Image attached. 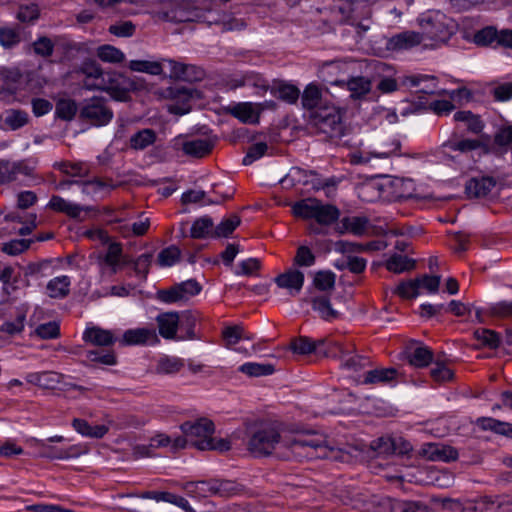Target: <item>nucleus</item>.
Wrapping results in <instances>:
<instances>
[{"label": "nucleus", "instance_id": "1", "mask_svg": "<svg viewBox=\"0 0 512 512\" xmlns=\"http://www.w3.org/2000/svg\"><path fill=\"white\" fill-rule=\"evenodd\" d=\"M248 450L255 456H267L273 452L297 459H337L334 448L327 438L313 431H283L267 426L255 431L247 442Z\"/></svg>", "mask_w": 512, "mask_h": 512}, {"label": "nucleus", "instance_id": "2", "mask_svg": "<svg viewBox=\"0 0 512 512\" xmlns=\"http://www.w3.org/2000/svg\"><path fill=\"white\" fill-rule=\"evenodd\" d=\"M181 431L188 441L199 450H216L220 452L228 451L231 444L227 439L214 438V423L207 418H200L194 422H185L181 426Z\"/></svg>", "mask_w": 512, "mask_h": 512}, {"label": "nucleus", "instance_id": "3", "mask_svg": "<svg viewBox=\"0 0 512 512\" xmlns=\"http://www.w3.org/2000/svg\"><path fill=\"white\" fill-rule=\"evenodd\" d=\"M417 23L420 26L424 40L435 43L446 42L454 33L452 19L439 10H429L419 15Z\"/></svg>", "mask_w": 512, "mask_h": 512}, {"label": "nucleus", "instance_id": "4", "mask_svg": "<svg viewBox=\"0 0 512 512\" xmlns=\"http://www.w3.org/2000/svg\"><path fill=\"white\" fill-rule=\"evenodd\" d=\"M159 334L164 339H177L178 329L186 330V338L193 339L196 318L190 313H183L181 316L177 312L160 313L156 317Z\"/></svg>", "mask_w": 512, "mask_h": 512}, {"label": "nucleus", "instance_id": "5", "mask_svg": "<svg viewBox=\"0 0 512 512\" xmlns=\"http://www.w3.org/2000/svg\"><path fill=\"white\" fill-rule=\"evenodd\" d=\"M440 282V276L425 274L414 280L401 282L396 287L395 293L405 299L416 298L424 293L434 294L438 291Z\"/></svg>", "mask_w": 512, "mask_h": 512}, {"label": "nucleus", "instance_id": "6", "mask_svg": "<svg viewBox=\"0 0 512 512\" xmlns=\"http://www.w3.org/2000/svg\"><path fill=\"white\" fill-rule=\"evenodd\" d=\"M340 68V62L339 61H331L326 62L321 67V74L323 77H325L326 74L331 73L332 71ZM325 81L332 85L342 86L345 85V81L343 80H328L327 78H324ZM347 88L351 93V97L358 99L362 98L366 94H368L371 90V82L365 77L359 76V77H353L351 78L347 83Z\"/></svg>", "mask_w": 512, "mask_h": 512}, {"label": "nucleus", "instance_id": "7", "mask_svg": "<svg viewBox=\"0 0 512 512\" xmlns=\"http://www.w3.org/2000/svg\"><path fill=\"white\" fill-rule=\"evenodd\" d=\"M89 85L92 88L107 92L116 101L125 102L130 98L128 80L120 73L108 71L102 77V84Z\"/></svg>", "mask_w": 512, "mask_h": 512}, {"label": "nucleus", "instance_id": "8", "mask_svg": "<svg viewBox=\"0 0 512 512\" xmlns=\"http://www.w3.org/2000/svg\"><path fill=\"white\" fill-rule=\"evenodd\" d=\"M81 116L95 126L107 125L113 118V112L102 97H92L85 101Z\"/></svg>", "mask_w": 512, "mask_h": 512}, {"label": "nucleus", "instance_id": "9", "mask_svg": "<svg viewBox=\"0 0 512 512\" xmlns=\"http://www.w3.org/2000/svg\"><path fill=\"white\" fill-rule=\"evenodd\" d=\"M202 286L194 279L183 281L174 285L170 289L158 292V298L164 303L187 302L192 297L198 295Z\"/></svg>", "mask_w": 512, "mask_h": 512}, {"label": "nucleus", "instance_id": "10", "mask_svg": "<svg viewBox=\"0 0 512 512\" xmlns=\"http://www.w3.org/2000/svg\"><path fill=\"white\" fill-rule=\"evenodd\" d=\"M401 144L397 139L383 143L380 148L371 151H363L353 155V162L356 164H370L374 160H387L393 156L401 155Z\"/></svg>", "mask_w": 512, "mask_h": 512}, {"label": "nucleus", "instance_id": "11", "mask_svg": "<svg viewBox=\"0 0 512 512\" xmlns=\"http://www.w3.org/2000/svg\"><path fill=\"white\" fill-rule=\"evenodd\" d=\"M481 147V142L476 139L460 138L456 135L451 136L442 143L440 151L443 155L455 160L458 155L467 154Z\"/></svg>", "mask_w": 512, "mask_h": 512}, {"label": "nucleus", "instance_id": "12", "mask_svg": "<svg viewBox=\"0 0 512 512\" xmlns=\"http://www.w3.org/2000/svg\"><path fill=\"white\" fill-rule=\"evenodd\" d=\"M468 512H512L510 501H494L491 497L481 496L465 503Z\"/></svg>", "mask_w": 512, "mask_h": 512}, {"label": "nucleus", "instance_id": "13", "mask_svg": "<svg viewBox=\"0 0 512 512\" xmlns=\"http://www.w3.org/2000/svg\"><path fill=\"white\" fill-rule=\"evenodd\" d=\"M474 42L481 46L496 43L497 45L510 48L512 47V31L502 30L498 32L493 27H486L474 35Z\"/></svg>", "mask_w": 512, "mask_h": 512}, {"label": "nucleus", "instance_id": "14", "mask_svg": "<svg viewBox=\"0 0 512 512\" xmlns=\"http://www.w3.org/2000/svg\"><path fill=\"white\" fill-rule=\"evenodd\" d=\"M304 279L303 272L291 267L275 277L274 282L279 288L287 290L290 296H296L303 288Z\"/></svg>", "mask_w": 512, "mask_h": 512}, {"label": "nucleus", "instance_id": "15", "mask_svg": "<svg viewBox=\"0 0 512 512\" xmlns=\"http://www.w3.org/2000/svg\"><path fill=\"white\" fill-rule=\"evenodd\" d=\"M167 96L172 102L168 105V110L174 114H186L191 109L192 94L184 87H170L167 89Z\"/></svg>", "mask_w": 512, "mask_h": 512}, {"label": "nucleus", "instance_id": "16", "mask_svg": "<svg viewBox=\"0 0 512 512\" xmlns=\"http://www.w3.org/2000/svg\"><path fill=\"white\" fill-rule=\"evenodd\" d=\"M424 41L420 32L404 31L393 35L387 40L386 47L391 51H402L411 49Z\"/></svg>", "mask_w": 512, "mask_h": 512}, {"label": "nucleus", "instance_id": "17", "mask_svg": "<svg viewBox=\"0 0 512 512\" xmlns=\"http://www.w3.org/2000/svg\"><path fill=\"white\" fill-rule=\"evenodd\" d=\"M421 454L430 461H453L458 458L457 450L441 443H427L421 448Z\"/></svg>", "mask_w": 512, "mask_h": 512}, {"label": "nucleus", "instance_id": "18", "mask_svg": "<svg viewBox=\"0 0 512 512\" xmlns=\"http://www.w3.org/2000/svg\"><path fill=\"white\" fill-rule=\"evenodd\" d=\"M157 334L153 328H135L124 332L121 339L123 345H145L155 343Z\"/></svg>", "mask_w": 512, "mask_h": 512}, {"label": "nucleus", "instance_id": "19", "mask_svg": "<svg viewBox=\"0 0 512 512\" xmlns=\"http://www.w3.org/2000/svg\"><path fill=\"white\" fill-rule=\"evenodd\" d=\"M398 376L399 372L395 368H376L367 371L364 374L361 383L373 385H394Z\"/></svg>", "mask_w": 512, "mask_h": 512}, {"label": "nucleus", "instance_id": "20", "mask_svg": "<svg viewBox=\"0 0 512 512\" xmlns=\"http://www.w3.org/2000/svg\"><path fill=\"white\" fill-rule=\"evenodd\" d=\"M83 340L96 346H111L117 341V336L111 330L90 326L84 330Z\"/></svg>", "mask_w": 512, "mask_h": 512}, {"label": "nucleus", "instance_id": "21", "mask_svg": "<svg viewBox=\"0 0 512 512\" xmlns=\"http://www.w3.org/2000/svg\"><path fill=\"white\" fill-rule=\"evenodd\" d=\"M2 128L15 131L21 129L29 122V115L24 110L7 109L0 117Z\"/></svg>", "mask_w": 512, "mask_h": 512}, {"label": "nucleus", "instance_id": "22", "mask_svg": "<svg viewBox=\"0 0 512 512\" xmlns=\"http://www.w3.org/2000/svg\"><path fill=\"white\" fill-rule=\"evenodd\" d=\"M495 182L490 177L472 178L465 186V192L468 197L481 198L487 196L493 187Z\"/></svg>", "mask_w": 512, "mask_h": 512}, {"label": "nucleus", "instance_id": "23", "mask_svg": "<svg viewBox=\"0 0 512 512\" xmlns=\"http://www.w3.org/2000/svg\"><path fill=\"white\" fill-rule=\"evenodd\" d=\"M325 340L321 339L318 341H313L312 339L301 336L299 338L294 339L291 344L290 348L291 350L300 355H307L311 354L313 352L316 353H326L324 349H322V346H324Z\"/></svg>", "mask_w": 512, "mask_h": 512}, {"label": "nucleus", "instance_id": "24", "mask_svg": "<svg viewBox=\"0 0 512 512\" xmlns=\"http://www.w3.org/2000/svg\"><path fill=\"white\" fill-rule=\"evenodd\" d=\"M71 278L61 275L49 280L46 285V293L50 298L63 299L70 292Z\"/></svg>", "mask_w": 512, "mask_h": 512}, {"label": "nucleus", "instance_id": "25", "mask_svg": "<svg viewBox=\"0 0 512 512\" xmlns=\"http://www.w3.org/2000/svg\"><path fill=\"white\" fill-rule=\"evenodd\" d=\"M47 207L53 211L65 213L71 218H79L83 211V208L79 204L65 200L58 195L51 197Z\"/></svg>", "mask_w": 512, "mask_h": 512}, {"label": "nucleus", "instance_id": "26", "mask_svg": "<svg viewBox=\"0 0 512 512\" xmlns=\"http://www.w3.org/2000/svg\"><path fill=\"white\" fill-rule=\"evenodd\" d=\"M369 365V359L351 351H341L340 366L349 373H357Z\"/></svg>", "mask_w": 512, "mask_h": 512}, {"label": "nucleus", "instance_id": "27", "mask_svg": "<svg viewBox=\"0 0 512 512\" xmlns=\"http://www.w3.org/2000/svg\"><path fill=\"white\" fill-rule=\"evenodd\" d=\"M230 114L243 123H255L259 118L257 107L251 102L238 103L230 107Z\"/></svg>", "mask_w": 512, "mask_h": 512}, {"label": "nucleus", "instance_id": "28", "mask_svg": "<svg viewBox=\"0 0 512 512\" xmlns=\"http://www.w3.org/2000/svg\"><path fill=\"white\" fill-rule=\"evenodd\" d=\"M8 310L11 315L15 316V319L12 321H5L1 325L0 330L9 335L21 333L25 327L26 311L22 308H15L12 306H8Z\"/></svg>", "mask_w": 512, "mask_h": 512}, {"label": "nucleus", "instance_id": "29", "mask_svg": "<svg viewBox=\"0 0 512 512\" xmlns=\"http://www.w3.org/2000/svg\"><path fill=\"white\" fill-rule=\"evenodd\" d=\"M213 148V142L207 138H198L183 143L182 149L186 155L204 157Z\"/></svg>", "mask_w": 512, "mask_h": 512}, {"label": "nucleus", "instance_id": "30", "mask_svg": "<svg viewBox=\"0 0 512 512\" xmlns=\"http://www.w3.org/2000/svg\"><path fill=\"white\" fill-rule=\"evenodd\" d=\"M511 144L512 127H504L496 133L490 151L496 155H503L509 151Z\"/></svg>", "mask_w": 512, "mask_h": 512}, {"label": "nucleus", "instance_id": "31", "mask_svg": "<svg viewBox=\"0 0 512 512\" xmlns=\"http://www.w3.org/2000/svg\"><path fill=\"white\" fill-rule=\"evenodd\" d=\"M385 267L390 272L400 274L412 270L415 267V261L407 256L394 253L385 261Z\"/></svg>", "mask_w": 512, "mask_h": 512}, {"label": "nucleus", "instance_id": "32", "mask_svg": "<svg viewBox=\"0 0 512 512\" xmlns=\"http://www.w3.org/2000/svg\"><path fill=\"white\" fill-rule=\"evenodd\" d=\"M214 223L209 216L196 219L191 226L190 236L195 239L214 237Z\"/></svg>", "mask_w": 512, "mask_h": 512}, {"label": "nucleus", "instance_id": "33", "mask_svg": "<svg viewBox=\"0 0 512 512\" xmlns=\"http://www.w3.org/2000/svg\"><path fill=\"white\" fill-rule=\"evenodd\" d=\"M26 381L46 389H52L59 383V375L50 371L32 372L26 375Z\"/></svg>", "mask_w": 512, "mask_h": 512}, {"label": "nucleus", "instance_id": "34", "mask_svg": "<svg viewBox=\"0 0 512 512\" xmlns=\"http://www.w3.org/2000/svg\"><path fill=\"white\" fill-rule=\"evenodd\" d=\"M376 448L382 453H406L411 449L408 442L403 441L402 438L392 439L390 437L379 438Z\"/></svg>", "mask_w": 512, "mask_h": 512}, {"label": "nucleus", "instance_id": "35", "mask_svg": "<svg viewBox=\"0 0 512 512\" xmlns=\"http://www.w3.org/2000/svg\"><path fill=\"white\" fill-rule=\"evenodd\" d=\"M312 308L325 321H333L340 315V313L332 307L330 300L325 296L315 297L312 300Z\"/></svg>", "mask_w": 512, "mask_h": 512}, {"label": "nucleus", "instance_id": "36", "mask_svg": "<svg viewBox=\"0 0 512 512\" xmlns=\"http://www.w3.org/2000/svg\"><path fill=\"white\" fill-rule=\"evenodd\" d=\"M214 479L188 482L185 485L187 493L196 498H205L215 495Z\"/></svg>", "mask_w": 512, "mask_h": 512}, {"label": "nucleus", "instance_id": "37", "mask_svg": "<svg viewBox=\"0 0 512 512\" xmlns=\"http://www.w3.org/2000/svg\"><path fill=\"white\" fill-rule=\"evenodd\" d=\"M73 428L81 435L92 438H102L107 432L106 425H90L87 421L82 419L73 420Z\"/></svg>", "mask_w": 512, "mask_h": 512}, {"label": "nucleus", "instance_id": "38", "mask_svg": "<svg viewBox=\"0 0 512 512\" xmlns=\"http://www.w3.org/2000/svg\"><path fill=\"white\" fill-rule=\"evenodd\" d=\"M128 67L131 71L147 73L153 76H160L163 74V63H161V60H131Z\"/></svg>", "mask_w": 512, "mask_h": 512}, {"label": "nucleus", "instance_id": "39", "mask_svg": "<svg viewBox=\"0 0 512 512\" xmlns=\"http://www.w3.org/2000/svg\"><path fill=\"white\" fill-rule=\"evenodd\" d=\"M317 173L313 170H306L301 167H292L286 175V180H290L293 185L302 184L314 187V178H317Z\"/></svg>", "mask_w": 512, "mask_h": 512}, {"label": "nucleus", "instance_id": "40", "mask_svg": "<svg viewBox=\"0 0 512 512\" xmlns=\"http://www.w3.org/2000/svg\"><path fill=\"white\" fill-rule=\"evenodd\" d=\"M97 57L105 63L120 64L125 60V54L115 46L105 44L96 49Z\"/></svg>", "mask_w": 512, "mask_h": 512}, {"label": "nucleus", "instance_id": "41", "mask_svg": "<svg viewBox=\"0 0 512 512\" xmlns=\"http://www.w3.org/2000/svg\"><path fill=\"white\" fill-rule=\"evenodd\" d=\"M408 358L411 365L422 368L432 362L433 353L427 346L419 345L411 350Z\"/></svg>", "mask_w": 512, "mask_h": 512}, {"label": "nucleus", "instance_id": "42", "mask_svg": "<svg viewBox=\"0 0 512 512\" xmlns=\"http://www.w3.org/2000/svg\"><path fill=\"white\" fill-rule=\"evenodd\" d=\"M392 195L395 199L409 198L414 192V183L411 179L395 178L390 182Z\"/></svg>", "mask_w": 512, "mask_h": 512}, {"label": "nucleus", "instance_id": "43", "mask_svg": "<svg viewBox=\"0 0 512 512\" xmlns=\"http://www.w3.org/2000/svg\"><path fill=\"white\" fill-rule=\"evenodd\" d=\"M340 216L339 209L330 204H323L319 201L315 220L322 225H330L335 222Z\"/></svg>", "mask_w": 512, "mask_h": 512}, {"label": "nucleus", "instance_id": "44", "mask_svg": "<svg viewBox=\"0 0 512 512\" xmlns=\"http://www.w3.org/2000/svg\"><path fill=\"white\" fill-rule=\"evenodd\" d=\"M315 119L320 129L326 131L325 127L333 128L340 121V115L334 106H326L323 110L315 112Z\"/></svg>", "mask_w": 512, "mask_h": 512}, {"label": "nucleus", "instance_id": "45", "mask_svg": "<svg viewBox=\"0 0 512 512\" xmlns=\"http://www.w3.org/2000/svg\"><path fill=\"white\" fill-rule=\"evenodd\" d=\"M321 89L317 84L310 83L306 86L302 93L301 101L304 108L312 110L316 109L321 103Z\"/></svg>", "mask_w": 512, "mask_h": 512}, {"label": "nucleus", "instance_id": "46", "mask_svg": "<svg viewBox=\"0 0 512 512\" xmlns=\"http://www.w3.org/2000/svg\"><path fill=\"white\" fill-rule=\"evenodd\" d=\"M184 367V360L176 356H163L156 365L159 374H175Z\"/></svg>", "mask_w": 512, "mask_h": 512}, {"label": "nucleus", "instance_id": "47", "mask_svg": "<svg viewBox=\"0 0 512 512\" xmlns=\"http://www.w3.org/2000/svg\"><path fill=\"white\" fill-rule=\"evenodd\" d=\"M319 200L308 198L296 202L293 207V213L304 219H314L317 211Z\"/></svg>", "mask_w": 512, "mask_h": 512}, {"label": "nucleus", "instance_id": "48", "mask_svg": "<svg viewBox=\"0 0 512 512\" xmlns=\"http://www.w3.org/2000/svg\"><path fill=\"white\" fill-rule=\"evenodd\" d=\"M156 140V134L151 129L138 131L130 138V146L136 150H142L152 145Z\"/></svg>", "mask_w": 512, "mask_h": 512}, {"label": "nucleus", "instance_id": "49", "mask_svg": "<svg viewBox=\"0 0 512 512\" xmlns=\"http://www.w3.org/2000/svg\"><path fill=\"white\" fill-rule=\"evenodd\" d=\"M239 371L252 377H260L271 375L274 372V367L271 364L247 362L239 367Z\"/></svg>", "mask_w": 512, "mask_h": 512}, {"label": "nucleus", "instance_id": "50", "mask_svg": "<svg viewBox=\"0 0 512 512\" xmlns=\"http://www.w3.org/2000/svg\"><path fill=\"white\" fill-rule=\"evenodd\" d=\"M161 63H163V69L169 68V77L174 79L186 80L188 70L192 69V66L168 58L161 59Z\"/></svg>", "mask_w": 512, "mask_h": 512}, {"label": "nucleus", "instance_id": "51", "mask_svg": "<svg viewBox=\"0 0 512 512\" xmlns=\"http://www.w3.org/2000/svg\"><path fill=\"white\" fill-rule=\"evenodd\" d=\"M241 220L237 215H231L230 217L223 219L215 228H214V237H228L233 233V231L240 225Z\"/></svg>", "mask_w": 512, "mask_h": 512}, {"label": "nucleus", "instance_id": "52", "mask_svg": "<svg viewBox=\"0 0 512 512\" xmlns=\"http://www.w3.org/2000/svg\"><path fill=\"white\" fill-rule=\"evenodd\" d=\"M454 120L464 122L470 131L479 133L483 129V123L479 116L473 114L471 111H458L454 114Z\"/></svg>", "mask_w": 512, "mask_h": 512}, {"label": "nucleus", "instance_id": "53", "mask_svg": "<svg viewBox=\"0 0 512 512\" xmlns=\"http://www.w3.org/2000/svg\"><path fill=\"white\" fill-rule=\"evenodd\" d=\"M216 24L220 25L223 31H241L247 27L243 19L236 18L229 13H223L216 21Z\"/></svg>", "mask_w": 512, "mask_h": 512}, {"label": "nucleus", "instance_id": "54", "mask_svg": "<svg viewBox=\"0 0 512 512\" xmlns=\"http://www.w3.org/2000/svg\"><path fill=\"white\" fill-rule=\"evenodd\" d=\"M477 425L483 430H492L500 434H506L512 430L509 423L501 422L490 417L479 418Z\"/></svg>", "mask_w": 512, "mask_h": 512}, {"label": "nucleus", "instance_id": "55", "mask_svg": "<svg viewBox=\"0 0 512 512\" xmlns=\"http://www.w3.org/2000/svg\"><path fill=\"white\" fill-rule=\"evenodd\" d=\"M341 224L345 231L361 235L366 230L368 221L364 217H345L341 220Z\"/></svg>", "mask_w": 512, "mask_h": 512}, {"label": "nucleus", "instance_id": "56", "mask_svg": "<svg viewBox=\"0 0 512 512\" xmlns=\"http://www.w3.org/2000/svg\"><path fill=\"white\" fill-rule=\"evenodd\" d=\"M86 358L90 362L102 365L112 366L116 364V356L113 351L89 350L86 353Z\"/></svg>", "mask_w": 512, "mask_h": 512}, {"label": "nucleus", "instance_id": "57", "mask_svg": "<svg viewBox=\"0 0 512 512\" xmlns=\"http://www.w3.org/2000/svg\"><path fill=\"white\" fill-rule=\"evenodd\" d=\"M151 446L153 447H166L171 446L174 449L184 448L186 446V439L184 437L170 438L165 434L155 435L151 439Z\"/></svg>", "mask_w": 512, "mask_h": 512}, {"label": "nucleus", "instance_id": "58", "mask_svg": "<svg viewBox=\"0 0 512 512\" xmlns=\"http://www.w3.org/2000/svg\"><path fill=\"white\" fill-rule=\"evenodd\" d=\"M316 257L312 250L307 246H300L294 257V265L299 267H311L315 264Z\"/></svg>", "mask_w": 512, "mask_h": 512}, {"label": "nucleus", "instance_id": "59", "mask_svg": "<svg viewBox=\"0 0 512 512\" xmlns=\"http://www.w3.org/2000/svg\"><path fill=\"white\" fill-rule=\"evenodd\" d=\"M122 254V248L120 244L112 243L108 246L107 252L104 257V262L107 266L112 269V272H116L120 265V258Z\"/></svg>", "mask_w": 512, "mask_h": 512}, {"label": "nucleus", "instance_id": "60", "mask_svg": "<svg viewBox=\"0 0 512 512\" xmlns=\"http://www.w3.org/2000/svg\"><path fill=\"white\" fill-rule=\"evenodd\" d=\"M180 257V250L176 246L163 249L158 255V263L161 267H170L176 264Z\"/></svg>", "mask_w": 512, "mask_h": 512}, {"label": "nucleus", "instance_id": "61", "mask_svg": "<svg viewBox=\"0 0 512 512\" xmlns=\"http://www.w3.org/2000/svg\"><path fill=\"white\" fill-rule=\"evenodd\" d=\"M368 247L363 244L340 240L335 243V251L347 256H354V253L366 251Z\"/></svg>", "mask_w": 512, "mask_h": 512}, {"label": "nucleus", "instance_id": "62", "mask_svg": "<svg viewBox=\"0 0 512 512\" xmlns=\"http://www.w3.org/2000/svg\"><path fill=\"white\" fill-rule=\"evenodd\" d=\"M215 495L230 497L236 495L239 491L238 484L230 480L214 479Z\"/></svg>", "mask_w": 512, "mask_h": 512}, {"label": "nucleus", "instance_id": "63", "mask_svg": "<svg viewBox=\"0 0 512 512\" xmlns=\"http://www.w3.org/2000/svg\"><path fill=\"white\" fill-rule=\"evenodd\" d=\"M476 339L485 346L496 348L500 344L499 335L490 329H478L475 331Z\"/></svg>", "mask_w": 512, "mask_h": 512}, {"label": "nucleus", "instance_id": "64", "mask_svg": "<svg viewBox=\"0 0 512 512\" xmlns=\"http://www.w3.org/2000/svg\"><path fill=\"white\" fill-rule=\"evenodd\" d=\"M314 285L321 291H327L335 285V274L331 271H319L314 277Z\"/></svg>", "mask_w": 512, "mask_h": 512}]
</instances>
